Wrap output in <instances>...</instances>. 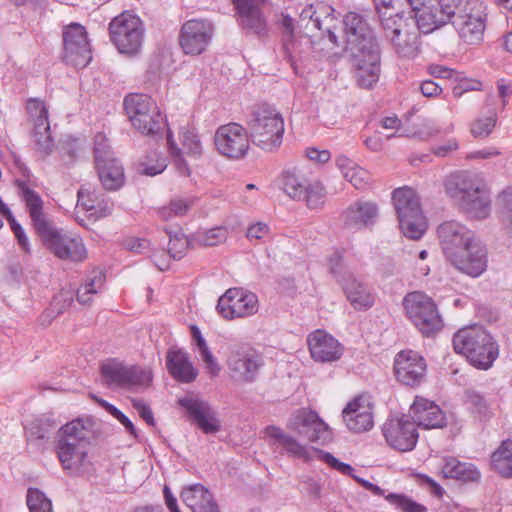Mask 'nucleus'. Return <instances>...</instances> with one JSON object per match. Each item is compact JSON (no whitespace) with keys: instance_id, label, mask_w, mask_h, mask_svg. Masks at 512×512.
Returning <instances> with one entry per match:
<instances>
[{"instance_id":"obj_2","label":"nucleus","mask_w":512,"mask_h":512,"mask_svg":"<svg viewBox=\"0 0 512 512\" xmlns=\"http://www.w3.org/2000/svg\"><path fill=\"white\" fill-rule=\"evenodd\" d=\"M444 191L471 218L482 220L491 213L490 190L478 174L469 171L452 173L444 181Z\"/></svg>"},{"instance_id":"obj_47","label":"nucleus","mask_w":512,"mask_h":512,"mask_svg":"<svg viewBox=\"0 0 512 512\" xmlns=\"http://www.w3.org/2000/svg\"><path fill=\"white\" fill-rule=\"evenodd\" d=\"M32 138L37 150L43 156H47L52 152L54 143L49 123H44L42 126H40V124L33 126Z\"/></svg>"},{"instance_id":"obj_42","label":"nucleus","mask_w":512,"mask_h":512,"mask_svg":"<svg viewBox=\"0 0 512 512\" xmlns=\"http://www.w3.org/2000/svg\"><path fill=\"white\" fill-rule=\"evenodd\" d=\"M493 468L503 476H512V441L502 442L500 448L492 455Z\"/></svg>"},{"instance_id":"obj_44","label":"nucleus","mask_w":512,"mask_h":512,"mask_svg":"<svg viewBox=\"0 0 512 512\" xmlns=\"http://www.w3.org/2000/svg\"><path fill=\"white\" fill-rule=\"evenodd\" d=\"M283 189L294 200H302L308 189L309 182L300 175L291 171H285L282 176Z\"/></svg>"},{"instance_id":"obj_41","label":"nucleus","mask_w":512,"mask_h":512,"mask_svg":"<svg viewBox=\"0 0 512 512\" xmlns=\"http://www.w3.org/2000/svg\"><path fill=\"white\" fill-rule=\"evenodd\" d=\"M335 163L343 177L356 189H363L368 184V172L346 155L337 156Z\"/></svg>"},{"instance_id":"obj_59","label":"nucleus","mask_w":512,"mask_h":512,"mask_svg":"<svg viewBox=\"0 0 512 512\" xmlns=\"http://www.w3.org/2000/svg\"><path fill=\"white\" fill-rule=\"evenodd\" d=\"M282 24L285 28L284 49L291 62L294 63L297 58L296 43L291 39L294 31V20L289 16H285L282 20Z\"/></svg>"},{"instance_id":"obj_30","label":"nucleus","mask_w":512,"mask_h":512,"mask_svg":"<svg viewBox=\"0 0 512 512\" xmlns=\"http://www.w3.org/2000/svg\"><path fill=\"white\" fill-rule=\"evenodd\" d=\"M307 343L311 357L320 363L334 362L340 359L343 348L337 339L323 330L309 334Z\"/></svg>"},{"instance_id":"obj_13","label":"nucleus","mask_w":512,"mask_h":512,"mask_svg":"<svg viewBox=\"0 0 512 512\" xmlns=\"http://www.w3.org/2000/svg\"><path fill=\"white\" fill-rule=\"evenodd\" d=\"M110 36L118 51L123 54H136L142 46L144 28L138 16L128 11L115 17L110 25Z\"/></svg>"},{"instance_id":"obj_60","label":"nucleus","mask_w":512,"mask_h":512,"mask_svg":"<svg viewBox=\"0 0 512 512\" xmlns=\"http://www.w3.org/2000/svg\"><path fill=\"white\" fill-rule=\"evenodd\" d=\"M94 155L95 164L102 160L103 162L109 158H114L113 152L110 150L108 139L105 134L97 133L94 138Z\"/></svg>"},{"instance_id":"obj_49","label":"nucleus","mask_w":512,"mask_h":512,"mask_svg":"<svg viewBox=\"0 0 512 512\" xmlns=\"http://www.w3.org/2000/svg\"><path fill=\"white\" fill-rule=\"evenodd\" d=\"M375 9L378 13L381 27L383 26L384 19H395L398 16H405L404 12L400 11L407 0H373Z\"/></svg>"},{"instance_id":"obj_50","label":"nucleus","mask_w":512,"mask_h":512,"mask_svg":"<svg viewBox=\"0 0 512 512\" xmlns=\"http://www.w3.org/2000/svg\"><path fill=\"white\" fill-rule=\"evenodd\" d=\"M29 512H53L52 503L38 488H29L26 496Z\"/></svg>"},{"instance_id":"obj_57","label":"nucleus","mask_w":512,"mask_h":512,"mask_svg":"<svg viewBox=\"0 0 512 512\" xmlns=\"http://www.w3.org/2000/svg\"><path fill=\"white\" fill-rule=\"evenodd\" d=\"M496 123V114L490 112V114L484 118L475 120L471 125V133L474 137H487L491 132Z\"/></svg>"},{"instance_id":"obj_10","label":"nucleus","mask_w":512,"mask_h":512,"mask_svg":"<svg viewBox=\"0 0 512 512\" xmlns=\"http://www.w3.org/2000/svg\"><path fill=\"white\" fill-rule=\"evenodd\" d=\"M101 377L109 387L136 390L151 385L153 375L150 368L127 366L116 359H108L101 365Z\"/></svg>"},{"instance_id":"obj_26","label":"nucleus","mask_w":512,"mask_h":512,"mask_svg":"<svg viewBox=\"0 0 512 512\" xmlns=\"http://www.w3.org/2000/svg\"><path fill=\"white\" fill-rule=\"evenodd\" d=\"M438 236L447 259L459 253L460 249L469 247L478 240L475 233L461 222L445 221L438 227Z\"/></svg>"},{"instance_id":"obj_48","label":"nucleus","mask_w":512,"mask_h":512,"mask_svg":"<svg viewBox=\"0 0 512 512\" xmlns=\"http://www.w3.org/2000/svg\"><path fill=\"white\" fill-rule=\"evenodd\" d=\"M228 229L224 226H217L211 229L197 232L194 241L201 246H215L224 243L228 238Z\"/></svg>"},{"instance_id":"obj_17","label":"nucleus","mask_w":512,"mask_h":512,"mask_svg":"<svg viewBox=\"0 0 512 512\" xmlns=\"http://www.w3.org/2000/svg\"><path fill=\"white\" fill-rule=\"evenodd\" d=\"M352 57V65L355 69L357 83L362 88H371L380 76V51L379 46H366L348 50Z\"/></svg>"},{"instance_id":"obj_9","label":"nucleus","mask_w":512,"mask_h":512,"mask_svg":"<svg viewBox=\"0 0 512 512\" xmlns=\"http://www.w3.org/2000/svg\"><path fill=\"white\" fill-rule=\"evenodd\" d=\"M124 108L132 126L145 135H156L164 126V118L151 97L130 94L124 99Z\"/></svg>"},{"instance_id":"obj_58","label":"nucleus","mask_w":512,"mask_h":512,"mask_svg":"<svg viewBox=\"0 0 512 512\" xmlns=\"http://www.w3.org/2000/svg\"><path fill=\"white\" fill-rule=\"evenodd\" d=\"M95 400L101 407H103L108 413L116 418L126 428L127 432H129L134 437H137V430L134 424L118 408L103 399L95 398Z\"/></svg>"},{"instance_id":"obj_55","label":"nucleus","mask_w":512,"mask_h":512,"mask_svg":"<svg viewBox=\"0 0 512 512\" xmlns=\"http://www.w3.org/2000/svg\"><path fill=\"white\" fill-rule=\"evenodd\" d=\"M169 235L168 251L173 259H181L189 247L188 238L181 232H175Z\"/></svg>"},{"instance_id":"obj_35","label":"nucleus","mask_w":512,"mask_h":512,"mask_svg":"<svg viewBox=\"0 0 512 512\" xmlns=\"http://www.w3.org/2000/svg\"><path fill=\"white\" fill-rule=\"evenodd\" d=\"M166 367L170 375L182 383H191L198 375L197 368L183 349L172 347L167 351Z\"/></svg>"},{"instance_id":"obj_23","label":"nucleus","mask_w":512,"mask_h":512,"mask_svg":"<svg viewBox=\"0 0 512 512\" xmlns=\"http://www.w3.org/2000/svg\"><path fill=\"white\" fill-rule=\"evenodd\" d=\"M387 443L399 451L412 450L418 440L416 425L405 416H393L382 427Z\"/></svg>"},{"instance_id":"obj_3","label":"nucleus","mask_w":512,"mask_h":512,"mask_svg":"<svg viewBox=\"0 0 512 512\" xmlns=\"http://www.w3.org/2000/svg\"><path fill=\"white\" fill-rule=\"evenodd\" d=\"M90 417H79L63 425L57 435L56 454L64 470L79 474L88 464V448L95 436Z\"/></svg>"},{"instance_id":"obj_53","label":"nucleus","mask_w":512,"mask_h":512,"mask_svg":"<svg viewBox=\"0 0 512 512\" xmlns=\"http://www.w3.org/2000/svg\"><path fill=\"white\" fill-rule=\"evenodd\" d=\"M386 500L403 512H426V508L402 494L390 493Z\"/></svg>"},{"instance_id":"obj_43","label":"nucleus","mask_w":512,"mask_h":512,"mask_svg":"<svg viewBox=\"0 0 512 512\" xmlns=\"http://www.w3.org/2000/svg\"><path fill=\"white\" fill-rule=\"evenodd\" d=\"M495 205L504 230L512 236V188L499 193Z\"/></svg>"},{"instance_id":"obj_45","label":"nucleus","mask_w":512,"mask_h":512,"mask_svg":"<svg viewBox=\"0 0 512 512\" xmlns=\"http://www.w3.org/2000/svg\"><path fill=\"white\" fill-rule=\"evenodd\" d=\"M179 140L182 149L187 155L199 157L202 154V144L195 128L183 126L179 130Z\"/></svg>"},{"instance_id":"obj_40","label":"nucleus","mask_w":512,"mask_h":512,"mask_svg":"<svg viewBox=\"0 0 512 512\" xmlns=\"http://www.w3.org/2000/svg\"><path fill=\"white\" fill-rule=\"evenodd\" d=\"M191 335L196 352L204 363L207 374L210 377H217L220 374L221 366L197 326H191Z\"/></svg>"},{"instance_id":"obj_14","label":"nucleus","mask_w":512,"mask_h":512,"mask_svg":"<svg viewBox=\"0 0 512 512\" xmlns=\"http://www.w3.org/2000/svg\"><path fill=\"white\" fill-rule=\"evenodd\" d=\"M456 0H407L413 20L423 33H430L449 23Z\"/></svg>"},{"instance_id":"obj_7","label":"nucleus","mask_w":512,"mask_h":512,"mask_svg":"<svg viewBox=\"0 0 512 512\" xmlns=\"http://www.w3.org/2000/svg\"><path fill=\"white\" fill-rule=\"evenodd\" d=\"M392 200L403 235L412 240L420 239L428 225L416 191L408 186L397 188L392 193Z\"/></svg>"},{"instance_id":"obj_8","label":"nucleus","mask_w":512,"mask_h":512,"mask_svg":"<svg viewBox=\"0 0 512 512\" xmlns=\"http://www.w3.org/2000/svg\"><path fill=\"white\" fill-rule=\"evenodd\" d=\"M451 20L460 39L476 45L483 41L486 29V7L482 0H456Z\"/></svg>"},{"instance_id":"obj_64","label":"nucleus","mask_w":512,"mask_h":512,"mask_svg":"<svg viewBox=\"0 0 512 512\" xmlns=\"http://www.w3.org/2000/svg\"><path fill=\"white\" fill-rule=\"evenodd\" d=\"M11 227V230L13 231L19 246L21 249L29 253L30 252V244L27 235L25 234L23 228L19 223L16 222V220L13 218L10 221H8Z\"/></svg>"},{"instance_id":"obj_33","label":"nucleus","mask_w":512,"mask_h":512,"mask_svg":"<svg viewBox=\"0 0 512 512\" xmlns=\"http://www.w3.org/2000/svg\"><path fill=\"white\" fill-rule=\"evenodd\" d=\"M410 415L415 425L426 428H441L445 425L446 417L440 407L433 401L416 396L410 407Z\"/></svg>"},{"instance_id":"obj_34","label":"nucleus","mask_w":512,"mask_h":512,"mask_svg":"<svg viewBox=\"0 0 512 512\" xmlns=\"http://www.w3.org/2000/svg\"><path fill=\"white\" fill-rule=\"evenodd\" d=\"M76 208L75 219L82 226H87V223L80 216L81 211L87 213V218L92 221H96L111 213V206L108 203L101 204L97 193L85 186L78 190Z\"/></svg>"},{"instance_id":"obj_24","label":"nucleus","mask_w":512,"mask_h":512,"mask_svg":"<svg viewBox=\"0 0 512 512\" xmlns=\"http://www.w3.org/2000/svg\"><path fill=\"white\" fill-rule=\"evenodd\" d=\"M179 404L186 410L188 418L205 434H215L221 429L217 411L205 400L187 395L179 399Z\"/></svg>"},{"instance_id":"obj_27","label":"nucleus","mask_w":512,"mask_h":512,"mask_svg":"<svg viewBox=\"0 0 512 512\" xmlns=\"http://www.w3.org/2000/svg\"><path fill=\"white\" fill-rule=\"evenodd\" d=\"M448 261L459 272L472 278H478L487 269V250L479 240H476L469 247L460 249L459 253Z\"/></svg>"},{"instance_id":"obj_63","label":"nucleus","mask_w":512,"mask_h":512,"mask_svg":"<svg viewBox=\"0 0 512 512\" xmlns=\"http://www.w3.org/2000/svg\"><path fill=\"white\" fill-rule=\"evenodd\" d=\"M167 142L170 146V149H171L173 155L176 157L175 158V166H176L178 172L182 176H188L190 174L189 167L181 155V149L178 148L176 146V144L174 143L171 133H168V135H167Z\"/></svg>"},{"instance_id":"obj_37","label":"nucleus","mask_w":512,"mask_h":512,"mask_svg":"<svg viewBox=\"0 0 512 512\" xmlns=\"http://www.w3.org/2000/svg\"><path fill=\"white\" fill-rule=\"evenodd\" d=\"M341 287L350 302L357 310H367L374 304V297L370 288L358 280L353 274H348V278L341 280Z\"/></svg>"},{"instance_id":"obj_25","label":"nucleus","mask_w":512,"mask_h":512,"mask_svg":"<svg viewBox=\"0 0 512 512\" xmlns=\"http://www.w3.org/2000/svg\"><path fill=\"white\" fill-rule=\"evenodd\" d=\"M427 364L416 351L403 350L394 359V374L400 383L406 386H418L425 378Z\"/></svg>"},{"instance_id":"obj_62","label":"nucleus","mask_w":512,"mask_h":512,"mask_svg":"<svg viewBox=\"0 0 512 512\" xmlns=\"http://www.w3.org/2000/svg\"><path fill=\"white\" fill-rule=\"evenodd\" d=\"M192 204L193 202L190 200L173 199L170 202L169 207L163 209L162 215L165 218L171 216H182L187 213Z\"/></svg>"},{"instance_id":"obj_4","label":"nucleus","mask_w":512,"mask_h":512,"mask_svg":"<svg viewBox=\"0 0 512 512\" xmlns=\"http://www.w3.org/2000/svg\"><path fill=\"white\" fill-rule=\"evenodd\" d=\"M453 347L456 353L464 355L468 361L479 369L492 366L499 354L493 337L480 327H467L454 334Z\"/></svg>"},{"instance_id":"obj_19","label":"nucleus","mask_w":512,"mask_h":512,"mask_svg":"<svg viewBox=\"0 0 512 512\" xmlns=\"http://www.w3.org/2000/svg\"><path fill=\"white\" fill-rule=\"evenodd\" d=\"M263 365L262 356L251 348L233 349L227 359L230 378L237 383L253 382Z\"/></svg>"},{"instance_id":"obj_28","label":"nucleus","mask_w":512,"mask_h":512,"mask_svg":"<svg viewBox=\"0 0 512 512\" xmlns=\"http://www.w3.org/2000/svg\"><path fill=\"white\" fill-rule=\"evenodd\" d=\"M342 416L350 431L361 433L372 429L374 416L370 396L359 395L352 399L343 409Z\"/></svg>"},{"instance_id":"obj_56","label":"nucleus","mask_w":512,"mask_h":512,"mask_svg":"<svg viewBox=\"0 0 512 512\" xmlns=\"http://www.w3.org/2000/svg\"><path fill=\"white\" fill-rule=\"evenodd\" d=\"M324 199V187L320 183L309 182L308 189H306L305 195L302 198V200L306 201L307 206L311 209H317L324 203Z\"/></svg>"},{"instance_id":"obj_36","label":"nucleus","mask_w":512,"mask_h":512,"mask_svg":"<svg viewBox=\"0 0 512 512\" xmlns=\"http://www.w3.org/2000/svg\"><path fill=\"white\" fill-rule=\"evenodd\" d=\"M180 498L192 512H220L212 493L202 484L184 487Z\"/></svg>"},{"instance_id":"obj_15","label":"nucleus","mask_w":512,"mask_h":512,"mask_svg":"<svg viewBox=\"0 0 512 512\" xmlns=\"http://www.w3.org/2000/svg\"><path fill=\"white\" fill-rule=\"evenodd\" d=\"M334 12L331 6L321 2L307 5L299 15L297 28L306 37L314 35L316 31H325L329 40L336 44L337 38L333 30L336 28L337 19Z\"/></svg>"},{"instance_id":"obj_22","label":"nucleus","mask_w":512,"mask_h":512,"mask_svg":"<svg viewBox=\"0 0 512 512\" xmlns=\"http://www.w3.org/2000/svg\"><path fill=\"white\" fill-rule=\"evenodd\" d=\"M214 34L213 24L204 19H191L181 28L179 44L187 55H200L209 46Z\"/></svg>"},{"instance_id":"obj_20","label":"nucleus","mask_w":512,"mask_h":512,"mask_svg":"<svg viewBox=\"0 0 512 512\" xmlns=\"http://www.w3.org/2000/svg\"><path fill=\"white\" fill-rule=\"evenodd\" d=\"M217 310L225 319L248 317L258 311V298L243 288H230L219 298Z\"/></svg>"},{"instance_id":"obj_52","label":"nucleus","mask_w":512,"mask_h":512,"mask_svg":"<svg viewBox=\"0 0 512 512\" xmlns=\"http://www.w3.org/2000/svg\"><path fill=\"white\" fill-rule=\"evenodd\" d=\"M165 158L160 157L156 152L147 156V161L139 164V172L147 176H155L162 173L166 168Z\"/></svg>"},{"instance_id":"obj_61","label":"nucleus","mask_w":512,"mask_h":512,"mask_svg":"<svg viewBox=\"0 0 512 512\" xmlns=\"http://www.w3.org/2000/svg\"><path fill=\"white\" fill-rule=\"evenodd\" d=\"M329 270L340 285L341 280L345 281L348 278V274H352L351 272L347 271L343 262V258L338 253H335L329 258Z\"/></svg>"},{"instance_id":"obj_31","label":"nucleus","mask_w":512,"mask_h":512,"mask_svg":"<svg viewBox=\"0 0 512 512\" xmlns=\"http://www.w3.org/2000/svg\"><path fill=\"white\" fill-rule=\"evenodd\" d=\"M343 24L346 35V50L366 46L367 42H369L371 46H378L371 29L360 14L349 12L344 17Z\"/></svg>"},{"instance_id":"obj_46","label":"nucleus","mask_w":512,"mask_h":512,"mask_svg":"<svg viewBox=\"0 0 512 512\" xmlns=\"http://www.w3.org/2000/svg\"><path fill=\"white\" fill-rule=\"evenodd\" d=\"M104 284V274L102 271H95L92 277L79 287L77 290V300L80 304L86 305L92 301V297L102 288Z\"/></svg>"},{"instance_id":"obj_39","label":"nucleus","mask_w":512,"mask_h":512,"mask_svg":"<svg viewBox=\"0 0 512 512\" xmlns=\"http://www.w3.org/2000/svg\"><path fill=\"white\" fill-rule=\"evenodd\" d=\"M441 472L445 478L457 479L464 482L477 481L480 472L471 463L461 462L454 457H444Z\"/></svg>"},{"instance_id":"obj_29","label":"nucleus","mask_w":512,"mask_h":512,"mask_svg":"<svg viewBox=\"0 0 512 512\" xmlns=\"http://www.w3.org/2000/svg\"><path fill=\"white\" fill-rule=\"evenodd\" d=\"M379 217L375 202L359 200L351 203L342 213L344 226L353 231L372 227Z\"/></svg>"},{"instance_id":"obj_16","label":"nucleus","mask_w":512,"mask_h":512,"mask_svg":"<svg viewBox=\"0 0 512 512\" xmlns=\"http://www.w3.org/2000/svg\"><path fill=\"white\" fill-rule=\"evenodd\" d=\"M214 144L219 154L232 160L243 158L250 147L246 129L234 122L217 128Z\"/></svg>"},{"instance_id":"obj_54","label":"nucleus","mask_w":512,"mask_h":512,"mask_svg":"<svg viewBox=\"0 0 512 512\" xmlns=\"http://www.w3.org/2000/svg\"><path fill=\"white\" fill-rule=\"evenodd\" d=\"M466 404L469 409L478 414L480 418H486L490 416V408L485 398L476 393L475 391L466 392Z\"/></svg>"},{"instance_id":"obj_12","label":"nucleus","mask_w":512,"mask_h":512,"mask_svg":"<svg viewBox=\"0 0 512 512\" xmlns=\"http://www.w3.org/2000/svg\"><path fill=\"white\" fill-rule=\"evenodd\" d=\"M383 32L396 53L405 58L415 57L419 49V30L412 16L384 19Z\"/></svg>"},{"instance_id":"obj_1","label":"nucleus","mask_w":512,"mask_h":512,"mask_svg":"<svg viewBox=\"0 0 512 512\" xmlns=\"http://www.w3.org/2000/svg\"><path fill=\"white\" fill-rule=\"evenodd\" d=\"M18 190L26 204L27 211L36 233L44 245L58 258L72 262L86 259L87 251L79 236L58 229L43 209L41 196L25 181H18Z\"/></svg>"},{"instance_id":"obj_5","label":"nucleus","mask_w":512,"mask_h":512,"mask_svg":"<svg viewBox=\"0 0 512 512\" xmlns=\"http://www.w3.org/2000/svg\"><path fill=\"white\" fill-rule=\"evenodd\" d=\"M252 142L264 151L278 149L285 131L282 114L273 106L263 104L254 109L248 122Z\"/></svg>"},{"instance_id":"obj_11","label":"nucleus","mask_w":512,"mask_h":512,"mask_svg":"<svg viewBox=\"0 0 512 512\" xmlns=\"http://www.w3.org/2000/svg\"><path fill=\"white\" fill-rule=\"evenodd\" d=\"M405 313L413 325L424 335L439 331L442 320L434 301L426 294L415 291L403 299Z\"/></svg>"},{"instance_id":"obj_38","label":"nucleus","mask_w":512,"mask_h":512,"mask_svg":"<svg viewBox=\"0 0 512 512\" xmlns=\"http://www.w3.org/2000/svg\"><path fill=\"white\" fill-rule=\"evenodd\" d=\"M99 179L106 190L114 191L124 184V169L122 164L114 158H109L104 162L99 160L95 164Z\"/></svg>"},{"instance_id":"obj_6","label":"nucleus","mask_w":512,"mask_h":512,"mask_svg":"<svg viewBox=\"0 0 512 512\" xmlns=\"http://www.w3.org/2000/svg\"><path fill=\"white\" fill-rule=\"evenodd\" d=\"M264 433L270 439V445L276 449L281 448L282 452L286 453L289 457L301 459L305 462L318 458L344 475H351L354 470L351 465L341 462L329 452L309 448L301 444L296 438L277 426H267Z\"/></svg>"},{"instance_id":"obj_18","label":"nucleus","mask_w":512,"mask_h":512,"mask_svg":"<svg viewBox=\"0 0 512 512\" xmlns=\"http://www.w3.org/2000/svg\"><path fill=\"white\" fill-rule=\"evenodd\" d=\"M287 428L307 438L310 442L325 444L331 441L332 433L328 425L312 410H296L287 422Z\"/></svg>"},{"instance_id":"obj_21","label":"nucleus","mask_w":512,"mask_h":512,"mask_svg":"<svg viewBox=\"0 0 512 512\" xmlns=\"http://www.w3.org/2000/svg\"><path fill=\"white\" fill-rule=\"evenodd\" d=\"M64 59L75 67H86L92 59L85 28L71 23L63 29Z\"/></svg>"},{"instance_id":"obj_32","label":"nucleus","mask_w":512,"mask_h":512,"mask_svg":"<svg viewBox=\"0 0 512 512\" xmlns=\"http://www.w3.org/2000/svg\"><path fill=\"white\" fill-rule=\"evenodd\" d=\"M264 0H233L239 23L243 29L257 35L267 30L266 18L261 11Z\"/></svg>"},{"instance_id":"obj_51","label":"nucleus","mask_w":512,"mask_h":512,"mask_svg":"<svg viewBox=\"0 0 512 512\" xmlns=\"http://www.w3.org/2000/svg\"><path fill=\"white\" fill-rule=\"evenodd\" d=\"M26 111L33 126H36V124L42 126L44 123H49L48 108L43 100L39 98L28 99L26 102Z\"/></svg>"}]
</instances>
